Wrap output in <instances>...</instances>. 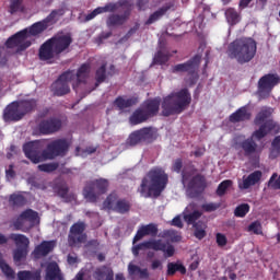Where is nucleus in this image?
Here are the masks:
<instances>
[{
    "mask_svg": "<svg viewBox=\"0 0 280 280\" xmlns=\"http://www.w3.org/2000/svg\"><path fill=\"white\" fill-rule=\"evenodd\" d=\"M139 104V97L132 96L130 98H125L124 96H118L114 101V106H117L118 110H125V108H130Z\"/></svg>",
    "mask_w": 280,
    "mask_h": 280,
    "instance_id": "nucleus-28",
    "label": "nucleus"
},
{
    "mask_svg": "<svg viewBox=\"0 0 280 280\" xmlns=\"http://www.w3.org/2000/svg\"><path fill=\"white\" fill-rule=\"evenodd\" d=\"M56 248L55 241H43L39 245H37L33 250V256L35 259H40V257H47L49 253H51Z\"/></svg>",
    "mask_w": 280,
    "mask_h": 280,
    "instance_id": "nucleus-22",
    "label": "nucleus"
},
{
    "mask_svg": "<svg viewBox=\"0 0 280 280\" xmlns=\"http://www.w3.org/2000/svg\"><path fill=\"white\" fill-rule=\"evenodd\" d=\"M131 13L132 8H128L124 10L122 14H109L106 20L107 27H121L130 19Z\"/></svg>",
    "mask_w": 280,
    "mask_h": 280,
    "instance_id": "nucleus-19",
    "label": "nucleus"
},
{
    "mask_svg": "<svg viewBox=\"0 0 280 280\" xmlns=\"http://www.w3.org/2000/svg\"><path fill=\"white\" fill-rule=\"evenodd\" d=\"M103 207L109 211H114V213L126 215V213H130L132 202L126 198H119V195L116 191H113L104 200Z\"/></svg>",
    "mask_w": 280,
    "mask_h": 280,
    "instance_id": "nucleus-11",
    "label": "nucleus"
},
{
    "mask_svg": "<svg viewBox=\"0 0 280 280\" xmlns=\"http://www.w3.org/2000/svg\"><path fill=\"white\" fill-rule=\"evenodd\" d=\"M100 14H103L101 7L94 9L91 13H88L85 15V21H93V19H95V16H97Z\"/></svg>",
    "mask_w": 280,
    "mask_h": 280,
    "instance_id": "nucleus-58",
    "label": "nucleus"
},
{
    "mask_svg": "<svg viewBox=\"0 0 280 280\" xmlns=\"http://www.w3.org/2000/svg\"><path fill=\"white\" fill-rule=\"evenodd\" d=\"M58 56L60 55L56 54V48L49 39L42 44V46L39 47L38 58L43 62H48V65H51V60H54Z\"/></svg>",
    "mask_w": 280,
    "mask_h": 280,
    "instance_id": "nucleus-18",
    "label": "nucleus"
},
{
    "mask_svg": "<svg viewBox=\"0 0 280 280\" xmlns=\"http://www.w3.org/2000/svg\"><path fill=\"white\" fill-rule=\"evenodd\" d=\"M148 119H150L148 117V114L144 112V109L141 108H137L132 115L129 118L130 125L131 126H139V124H145V121H148Z\"/></svg>",
    "mask_w": 280,
    "mask_h": 280,
    "instance_id": "nucleus-31",
    "label": "nucleus"
},
{
    "mask_svg": "<svg viewBox=\"0 0 280 280\" xmlns=\"http://www.w3.org/2000/svg\"><path fill=\"white\" fill-rule=\"evenodd\" d=\"M25 7L23 5V0H11L9 12L10 14H16V12H24Z\"/></svg>",
    "mask_w": 280,
    "mask_h": 280,
    "instance_id": "nucleus-47",
    "label": "nucleus"
},
{
    "mask_svg": "<svg viewBox=\"0 0 280 280\" xmlns=\"http://www.w3.org/2000/svg\"><path fill=\"white\" fill-rule=\"evenodd\" d=\"M189 104H191V93H189L187 88L172 92L162 101V116L172 117V115H180L189 108Z\"/></svg>",
    "mask_w": 280,
    "mask_h": 280,
    "instance_id": "nucleus-5",
    "label": "nucleus"
},
{
    "mask_svg": "<svg viewBox=\"0 0 280 280\" xmlns=\"http://www.w3.org/2000/svg\"><path fill=\"white\" fill-rule=\"evenodd\" d=\"M5 177L8 180L16 178V172L14 171V164H10L9 168L5 171Z\"/></svg>",
    "mask_w": 280,
    "mask_h": 280,
    "instance_id": "nucleus-59",
    "label": "nucleus"
},
{
    "mask_svg": "<svg viewBox=\"0 0 280 280\" xmlns=\"http://www.w3.org/2000/svg\"><path fill=\"white\" fill-rule=\"evenodd\" d=\"M9 238L12 240V242H14L15 246H18V248H30V238L27 236H25V234H10Z\"/></svg>",
    "mask_w": 280,
    "mask_h": 280,
    "instance_id": "nucleus-36",
    "label": "nucleus"
},
{
    "mask_svg": "<svg viewBox=\"0 0 280 280\" xmlns=\"http://www.w3.org/2000/svg\"><path fill=\"white\" fill-rule=\"evenodd\" d=\"M279 80L277 74H265L258 81V89L259 91H270V89H275L279 84Z\"/></svg>",
    "mask_w": 280,
    "mask_h": 280,
    "instance_id": "nucleus-23",
    "label": "nucleus"
},
{
    "mask_svg": "<svg viewBox=\"0 0 280 280\" xmlns=\"http://www.w3.org/2000/svg\"><path fill=\"white\" fill-rule=\"evenodd\" d=\"M27 38H30V32L24 28L9 37L5 42V47L8 49H16V51H25V49L32 47V40Z\"/></svg>",
    "mask_w": 280,
    "mask_h": 280,
    "instance_id": "nucleus-13",
    "label": "nucleus"
},
{
    "mask_svg": "<svg viewBox=\"0 0 280 280\" xmlns=\"http://www.w3.org/2000/svg\"><path fill=\"white\" fill-rule=\"evenodd\" d=\"M261 171H255L246 178H243V183L238 184L240 189H250V187L257 185L261 180Z\"/></svg>",
    "mask_w": 280,
    "mask_h": 280,
    "instance_id": "nucleus-27",
    "label": "nucleus"
},
{
    "mask_svg": "<svg viewBox=\"0 0 280 280\" xmlns=\"http://www.w3.org/2000/svg\"><path fill=\"white\" fill-rule=\"evenodd\" d=\"M194 235L197 240H205V237H207V231L205 230L207 229V225L205 224V222L198 221L194 224Z\"/></svg>",
    "mask_w": 280,
    "mask_h": 280,
    "instance_id": "nucleus-42",
    "label": "nucleus"
},
{
    "mask_svg": "<svg viewBox=\"0 0 280 280\" xmlns=\"http://www.w3.org/2000/svg\"><path fill=\"white\" fill-rule=\"evenodd\" d=\"M25 257H27V248L18 247L13 252L14 261H22L23 259H25Z\"/></svg>",
    "mask_w": 280,
    "mask_h": 280,
    "instance_id": "nucleus-52",
    "label": "nucleus"
},
{
    "mask_svg": "<svg viewBox=\"0 0 280 280\" xmlns=\"http://www.w3.org/2000/svg\"><path fill=\"white\" fill-rule=\"evenodd\" d=\"M159 139V130L154 127H143L132 131L127 138V145L136 148V145H150Z\"/></svg>",
    "mask_w": 280,
    "mask_h": 280,
    "instance_id": "nucleus-7",
    "label": "nucleus"
},
{
    "mask_svg": "<svg viewBox=\"0 0 280 280\" xmlns=\"http://www.w3.org/2000/svg\"><path fill=\"white\" fill-rule=\"evenodd\" d=\"M170 177L165 174V170L155 166L151 168L142 178L138 192L142 198H159L167 187Z\"/></svg>",
    "mask_w": 280,
    "mask_h": 280,
    "instance_id": "nucleus-3",
    "label": "nucleus"
},
{
    "mask_svg": "<svg viewBox=\"0 0 280 280\" xmlns=\"http://www.w3.org/2000/svg\"><path fill=\"white\" fill-rule=\"evenodd\" d=\"M0 270H2L3 275L7 277V279H16V273L14 272V269L8 265V262H4Z\"/></svg>",
    "mask_w": 280,
    "mask_h": 280,
    "instance_id": "nucleus-51",
    "label": "nucleus"
},
{
    "mask_svg": "<svg viewBox=\"0 0 280 280\" xmlns=\"http://www.w3.org/2000/svg\"><path fill=\"white\" fill-rule=\"evenodd\" d=\"M75 78L73 71L63 72L51 85L54 95L57 97H62V95H68L71 93V88H69V82Z\"/></svg>",
    "mask_w": 280,
    "mask_h": 280,
    "instance_id": "nucleus-14",
    "label": "nucleus"
},
{
    "mask_svg": "<svg viewBox=\"0 0 280 280\" xmlns=\"http://www.w3.org/2000/svg\"><path fill=\"white\" fill-rule=\"evenodd\" d=\"M18 106L20 108L22 117H24V115H27V113H32V110L36 108V100L18 101Z\"/></svg>",
    "mask_w": 280,
    "mask_h": 280,
    "instance_id": "nucleus-35",
    "label": "nucleus"
},
{
    "mask_svg": "<svg viewBox=\"0 0 280 280\" xmlns=\"http://www.w3.org/2000/svg\"><path fill=\"white\" fill-rule=\"evenodd\" d=\"M62 129V119L52 116L48 119H44L38 124V130L40 135H56Z\"/></svg>",
    "mask_w": 280,
    "mask_h": 280,
    "instance_id": "nucleus-16",
    "label": "nucleus"
},
{
    "mask_svg": "<svg viewBox=\"0 0 280 280\" xmlns=\"http://www.w3.org/2000/svg\"><path fill=\"white\" fill-rule=\"evenodd\" d=\"M70 145L66 138H58L48 142L45 150H43L40 141H32L23 145V152L26 159L37 165L43 161H54L58 156H67Z\"/></svg>",
    "mask_w": 280,
    "mask_h": 280,
    "instance_id": "nucleus-2",
    "label": "nucleus"
},
{
    "mask_svg": "<svg viewBox=\"0 0 280 280\" xmlns=\"http://www.w3.org/2000/svg\"><path fill=\"white\" fill-rule=\"evenodd\" d=\"M182 184L187 187V194L190 198H198L207 189V177L198 173L194 164L184 166L182 171Z\"/></svg>",
    "mask_w": 280,
    "mask_h": 280,
    "instance_id": "nucleus-6",
    "label": "nucleus"
},
{
    "mask_svg": "<svg viewBox=\"0 0 280 280\" xmlns=\"http://www.w3.org/2000/svg\"><path fill=\"white\" fill-rule=\"evenodd\" d=\"M172 171L183 175V159L178 158L173 162Z\"/></svg>",
    "mask_w": 280,
    "mask_h": 280,
    "instance_id": "nucleus-55",
    "label": "nucleus"
},
{
    "mask_svg": "<svg viewBox=\"0 0 280 280\" xmlns=\"http://www.w3.org/2000/svg\"><path fill=\"white\" fill-rule=\"evenodd\" d=\"M46 278L49 280L62 279L60 276V267L56 262H51L47 266Z\"/></svg>",
    "mask_w": 280,
    "mask_h": 280,
    "instance_id": "nucleus-37",
    "label": "nucleus"
},
{
    "mask_svg": "<svg viewBox=\"0 0 280 280\" xmlns=\"http://www.w3.org/2000/svg\"><path fill=\"white\" fill-rule=\"evenodd\" d=\"M128 270H129V275H137V272H139V270H141V267L130 264L128 266Z\"/></svg>",
    "mask_w": 280,
    "mask_h": 280,
    "instance_id": "nucleus-64",
    "label": "nucleus"
},
{
    "mask_svg": "<svg viewBox=\"0 0 280 280\" xmlns=\"http://www.w3.org/2000/svg\"><path fill=\"white\" fill-rule=\"evenodd\" d=\"M101 12L104 14L106 12H117L119 10H128V8H132V3L129 0H118L117 2H109L104 7H100Z\"/></svg>",
    "mask_w": 280,
    "mask_h": 280,
    "instance_id": "nucleus-26",
    "label": "nucleus"
},
{
    "mask_svg": "<svg viewBox=\"0 0 280 280\" xmlns=\"http://www.w3.org/2000/svg\"><path fill=\"white\" fill-rule=\"evenodd\" d=\"M37 167L39 172H46V174H51V172H56V170L60 167V164L58 162H51V163L39 164Z\"/></svg>",
    "mask_w": 280,
    "mask_h": 280,
    "instance_id": "nucleus-48",
    "label": "nucleus"
},
{
    "mask_svg": "<svg viewBox=\"0 0 280 280\" xmlns=\"http://www.w3.org/2000/svg\"><path fill=\"white\" fill-rule=\"evenodd\" d=\"M268 187L270 189H280V175L273 173L268 180Z\"/></svg>",
    "mask_w": 280,
    "mask_h": 280,
    "instance_id": "nucleus-53",
    "label": "nucleus"
},
{
    "mask_svg": "<svg viewBox=\"0 0 280 280\" xmlns=\"http://www.w3.org/2000/svg\"><path fill=\"white\" fill-rule=\"evenodd\" d=\"M4 121H21L23 114L19 107V102H12L9 104L3 112Z\"/></svg>",
    "mask_w": 280,
    "mask_h": 280,
    "instance_id": "nucleus-21",
    "label": "nucleus"
},
{
    "mask_svg": "<svg viewBox=\"0 0 280 280\" xmlns=\"http://www.w3.org/2000/svg\"><path fill=\"white\" fill-rule=\"evenodd\" d=\"M89 73H91V65L83 63L77 71V80L78 82H86V78H89Z\"/></svg>",
    "mask_w": 280,
    "mask_h": 280,
    "instance_id": "nucleus-39",
    "label": "nucleus"
},
{
    "mask_svg": "<svg viewBox=\"0 0 280 280\" xmlns=\"http://www.w3.org/2000/svg\"><path fill=\"white\" fill-rule=\"evenodd\" d=\"M215 240H217V245L219 246V248H224V246H226V244H229V238H226V235H224L222 233H217Z\"/></svg>",
    "mask_w": 280,
    "mask_h": 280,
    "instance_id": "nucleus-54",
    "label": "nucleus"
},
{
    "mask_svg": "<svg viewBox=\"0 0 280 280\" xmlns=\"http://www.w3.org/2000/svg\"><path fill=\"white\" fill-rule=\"evenodd\" d=\"M202 218V212L195 210L191 213H187V210L184 211V222L187 224H198V220Z\"/></svg>",
    "mask_w": 280,
    "mask_h": 280,
    "instance_id": "nucleus-40",
    "label": "nucleus"
},
{
    "mask_svg": "<svg viewBox=\"0 0 280 280\" xmlns=\"http://www.w3.org/2000/svg\"><path fill=\"white\" fill-rule=\"evenodd\" d=\"M140 250H160L161 253H165L166 257H174V253L176 252L173 245L163 242V240L144 241L138 245H133L131 248L135 257H139Z\"/></svg>",
    "mask_w": 280,
    "mask_h": 280,
    "instance_id": "nucleus-8",
    "label": "nucleus"
},
{
    "mask_svg": "<svg viewBox=\"0 0 280 280\" xmlns=\"http://www.w3.org/2000/svg\"><path fill=\"white\" fill-rule=\"evenodd\" d=\"M160 108H161V100L159 98L148 100L142 105V110L145 112L149 119H151V117H156L159 115Z\"/></svg>",
    "mask_w": 280,
    "mask_h": 280,
    "instance_id": "nucleus-25",
    "label": "nucleus"
},
{
    "mask_svg": "<svg viewBox=\"0 0 280 280\" xmlns=\"http://www.w3.org/2000/svg\"><path fill=\"white\" fill-rule=\"evenodd\" d=\"M35 5H42L44 8H49L51 3H54V0H33Z\"/></svg>",
    "mask_w": 280,
    "mask_h": 280,
    "instance_id": "nucleus-61",
    "label": "nucleus"
},
{
    "mask_svg": "<svg viewBox=\"0 0 280 280\" xmlns=\"http://www.w3.org/2000/svg\"><path fill=\"white\" fill-rule=\"evenodd\" d=\"M200 60H202V57L195 55L188 61L173 66L172 73H187L188 79L186 81L188 84H196V82H198V67H200Z\"/></svg>",
    "mask_w": 280,
    "mask_h": 280,
    "instance_id": "nucleus-9",
    "label": "nucleus"
},
{
    "mask_svg": "<svg viewBox=\"0 0 280 280\" xmlns=\"http://www.w3.org/2000/svg\"><path fill=\"white\" fill-rule=\"evenodd\" d=\"M52 47H55V51L57 55L63 54L67 51L69 47H71V43H73V38L69 34L65 35H55L54 37L49 38Z\"/></svg>",
    "mask_w": 280,
    "mask_h": 280,
    "instance_id": "nucleus-17",
    "label": "nucleus"
},
{
    "mask_svg": "<svg viewBox=\"0 0 280 280\" xmlns=\"http://www.w3.org/2000/svg\"><path fill=\"white\" fill-rule=\"evenodd\" d=\"M201 209H203V211H206L207 213H211L213 211H218V209H220V205L214 202L203 203L201 206Z\"/></svg>",
    "mask_w": 280,
    "mask_h": 280,
    "instance_id": "nucleus-56",
    "label": "nucleus"
},
{
    "mask_svg": "<svg viewBox=\"0 0 280 280\" xmlns=\"http://www.w3.org/2000/svg\"><path fill=\"white\" fill-rule=\"evenodd\" d=\"M172 54L159 50L153 58V62L154 65H165L166 62H170Z\"/></svg>",
    "mask_w": 280,
    "mask_h": 280,
    "instance_id": "nucleus-44",
    "label": "nucleus"
},
{
    "mask_svg": "<svg viewBox=\"0 0 280 280\" xmlns=\"http://www.w3.org/2000/svg\"><path fill=\"white\" fill-rule=\"evenodd\" d=\"M108 191V180L98 178L86 182L83 188V196L88 202H97V194H106Z\"/></svg>",
    "mask_w": 280,
    "mask_h": 280,
    "instance_id": "nucleus-12",
    "label": "nucleus"
},
{
    "mask_svg": "<svg viewBox=\"0 0 280 280\" xmlns=\"http://www.w3.org/2000/svg\"><path fill=\"white\" fill-rule=\"evenodd\" d=\"M248 211H250V206L248 203H242L235 208L234 215L236 218H246Z\"/></svg>",
    "mask_w": 280,
    "mask_h": 280,
    "instance_id": "nucleus-49",
    "label": "nucleus"
},
{
    "mask_svg": "<svg viewBox=\"0 0 280 280\" xmlns=\"http://www.w3.org/2000/svg\"><path fill=\"white\" fill-rule=\"evenodd\" d=\"M168 10H172V4H165L161 7L159 10L153 12L149 19L145 21V25H152V23H156L162 16L167 14Z\"/></svg>",
    "mask_w": 280,
    "mask_h": 280,
    "instance_id": "nucleus-32",
    "label": "nucleus"
},
{
    "mask_svg": "<svg viewBox=\"0 0 280 280\" xmlns=\"http://www.w3.org/2000/svg\"><path fill=\"white\" fill-rule=\"evenodd\" d=\"M95 280H115V272L110 267L102 266L94 271Z\"/></svg>",
    "mask_w": 280,
    "mask_h": 280,
    "instance_id": "nucleus-30",
    "label": "nucleus"
},
{
    "mask_svg": "<svg viewBox=\"0 0 280 280\" xmlns=\"http://www.w3.org/2000/svg\"><path fill=\"white\" fill-rule=\"evenodd\" d=\"M47 27L49 26H47L44 20L36 22L30 28H27L28 36H38V34H43Z\"/></svg>",
    "mask_w": 280,
    "mask_h": 280,
    "instance_id": "nucleus-38",
    "label": "nucleus"
},
{
    "mask_svg": "<svg viewBox=\"0 0 280 280\" xmlns=\"http://www.w3.org/2000/svg\"><path fill=\"white\" fill-rule=\"evenodd\" d=\"M163 270V262L159 259H155L151 262V270Z\"/></svg>",
    "mask_w": 280,
    "mask_h": 280,
    "instance_id": "nucleus-62",
    "label": "nucleus"
},
{
    "mask_svg": "<svg viewBox=\"0 0 280 280\" xmlns=\"http://www.w3.org/2000/svg\"><path fill=\"white\" fill-rule=\"evenodd\" d=\"M233 187V180L231 179H225L223 182H221L217 188V196H219L220 198H222V196L226 195V191L229 190V188Z\"/></svg>",
    "mask_w": 280,
    "mask_h": 280,
    "instance_id": "nucleus-46",
    "label": "nucleus"
},
{
    "mask_svg": "<svg viewBox=\"0 0 280 280\" xmlns=\"http://www.w3.org/2000/svg\"><path fill=\"white\" fill-rule=\"evenodd\" d=\"M113 36V32H103L98 35L97 40L98 43H102L103 40H106Z\"/></svg>",
    "mask_w": 280,
    "mask_h": 280,
    "instance_id": "nucleus-63",
    "label": "nucleus"
},
{
    "mask_svg": "<svg viewBox=\"0 0 280 280\" xmlns=\"http://www.w3.org/2000/svg\"><path fill=\"white\" fill-rule=\"evenodd\" d=\"M86 223L78 221L72 224L68 235V243L70 246H78V244H84L86 242Z\"/></svg>",
    "mask_w": 280,
    "mask_h": 280,
    "instance_id": "nucleus-15",
    "label": "nucleus"
},
{
    "mask_svg": "<svg viewBox=\"0 0 280 280\" xmlns=\"http://www.w3.org/2000/svg\"><path fill=\"white\" fill-rule=\"evenodd\" d=\"M149 3H150L149 0H138V1H137V8H138L140 11H145V10H148Z\"/></svg>",
    "mask_w": 280,
    "mask_h": 280,
    "instance_id": "nucleus-60",
    "label": "nucleus"
},
{
    "mask_svg": "<svg viewBox=\"0 0 280 280\" xmlns=\"http://www.w3.org/2000/svg\"><path fill=\"white\" fill-rule=\"evenodd\" d=\"M148 235H151V237H156V235H159V228L156 224L149 223L147 225L140 226L133 236L132 244L136 245L137 242H141V240Z\"/></svg>",
    "mask_w": 280,
    "mask_h": 280,
    "instance_id": "nucleus-20",
    "label": "nucleus"
},
{
    "mask_svg": "<svg viewBox=\"0 0 280 280\" xmlns=\"http://www.w3.org/2000/svg\"><path fill=\"white\" fill-rule=\"evenodd\" d=\"M54 191L59 196V198H62L66 200V202H71V198L73 199V195H69V186L65 182H58L54 186Z\"/></svg>",
    "mask_w": 280,
    "mask_h": 280,
    "instance_id": "nucleus-29",
    "label": "nucleus"
},
{
    "mask_svg": "<svg viewBox=\"0 0 280 280\" xmlns=\"http://www.w3.org/2000/svg\"><path fill=\"white\" fill-rule=\"evenodd\" d=\"M9 202L11 207H15L19 209L21 207H25L27 199H25V196L23 195L13 194L9 197Z\"/></svg>",
    "mask_w": 280,
    "mask_h": 280,
    "instance_id": "nucleus-41",
    "label": "nucleus"
},
{
    "mask_svg": "<svg viewBox=\"0 0 280 280\" xmlns=\"http://www.w3.org/2000/svg\"><path fill=\"white\" fill-rule=\"evenodd\" d=\"M253 117V114L248 112L247 106L240 107L236 112L232 113L229 117L231 124H240L242 121H248Z\"/></svg>",
    "mask_w": 280,
    "mask_h": 280,
    "instance_id": "nucleus-24",
    "label": "nucleus"
},
{
    "mask_svg": "<svg viewBox=\"0 0 280 280\" xmlns=\"http://www.w3.org/2000/svg\"><path fill=\"white\" fill-rule=\"evenodd\" d=\"M95 89L106 82V63H103L95 72Z\"/></svg>",
    "mask_w": 280,
    "mask_h": 280,
    "instance_id": "nucleus-43",
    "label": "nucleus"
},
{
    "mask_svg": "<svg viewBox=\"0 0 280 280\" xmlns=\"http://www.w3.org/2000/svg\"><path fill=\"white\" fill-rule=\"evenodd\" d=\"M139 27L140 24L136 23L128 32L127 34L124 36L122 40H128V38H130L131 36H135V34H137V32H139Z\"/></svg>",
    "mask_w": 280,
    "mask_h": 280,
    "instance_id": "nucleus-57",
    "label": "nucleus"
},
{
    "mask_svg": "<svg viewBox=\"0 0 280 280\" xmlns=\"http://www.w3.org/2000/svg\"><path fill=\"white\" fill-rule=\"evenodd\" d=\"M65 16V9H55L47 15L43 21L46 23L47 27L56 25L60 18Z\"/></svg>",
    "mask_w": 280,
    "mask_h": 280,
    "instance_id": "nucleus-34",
    "label": "nucleus"
},
{
    "mask_svg": "<svg viewBox=\"0 0 280 280\" xmlns=\"http://www.w3.org/2000/svg\"><path fill=\"white\" fill-rule=\"evenodd\" d=\"M248 233H254V235H264L261 223L259 221L252 222L247 228Z\"/></svg>",
    "mask_w": 280,
    "mask_h": 280,
    "instance_id": "nucleus-50",
    "label": "nucleus"
},
{
    "mask_svg": "<svg viewBox=\"0 0 280 280\" xmlns=\"http://www.w3.org/2000/svg\"><path fill=\"white\" fill-rule=\"evenodd\" d=\"M40 217L36 210L26 209L22 211L19 217L13 221V228L15 231H22V233H30L36 224H39Z\"/></svg>",
    "mask_w": 280,
    "mask_h": 280,
    "instance_id": "nucleus-10",
    "label": "nucleus"
},
{
    "mask_svg": "<svg viewBox=\"0 0 280 280\" xmlns=\"http://www.w3.org/2000/svg\"><path fill=\"white\" fill-rule=\"evenodd\" d=\"M270 117H272V108L262 107L254 118L255 126H259V128L252 133V137L241 142H235V150H243L244 156H255V154H260L264 151V148L259 147L255 140L261 141V139L268 137L273 130L279 132V125Z\"/></svg>",
    "mask_w": 280,
    "mask_h": 280,
    "instance_id": "nucleus-1",
    "label": "nucleus"
},
{
    "mask_svg": "<svg viewBox=\"0 0 280 280\" xmlns=\"http://www.w3.org/2000/svg\"><path fill=\"white\" fill-rule=\"evenodd\" d=\"M166 268L167 277H174V275H176L177 272H179L180 275H187V268L180 261L168 262Z\"/></svg>",
    "mask_w": 280,
    "mask_h": 280,
    "instance_id": "nucleus-33",
    "label": "nucleus"
},
{
    "mask_svg": "<svg viewBox=\"0 0 280 280\" xmlns=\"http://www.w3.org/2000/svg\"><path fill=\"white\" fill-rule=\"evenodd\" d=\"M226 54L230 60H236L238 65H246L257 54V42L250 37L236 38L229 44Z\"/></svg>",
    "mask_w": 280,
    "mask_h": 280,
    "instance_id": "nucleus-4",
    "label": "nucleus"
},
{
    "mask_svg": "<svg viewBox=\"0 0 280 280\" xmlns=\"http://www.w3.org/2000/svg\"><path fill=\"white\" fill-rule=\"evenodd\" d=\"M225 18L230 25H237V23H240V13H237L233 8L225 11Z\"/></svg>",
    "mask_w": 280,
    "mask_h": 280,
    "instance_id": "nucleus-45",
    "label": "nucleus"
}]
</instances>
